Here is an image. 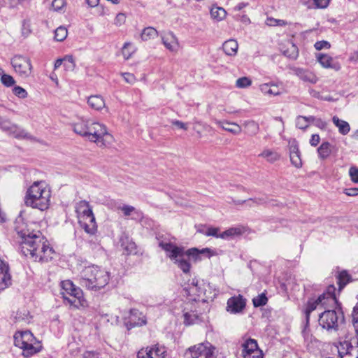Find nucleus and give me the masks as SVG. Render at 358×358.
Here are the masks:
<instances>
[{
  "label": "nucleus",
  "mask_w": 358,
  "mask_h": 358,
  "mask_svg": "<svg viewBox=\"0 0 358 358\" xmlns=\"http://www.w3.org/2000/svg\"><path fill=\"white\" fill-rule=\"evenodd\" d=\"M157 239L159 246L166 252V256L177 264L185 273L189 272L191 268L190 260L192 259L196 262L201 260V255L210 257L215 255V252L208 248L202 250L193 248L185 251L182 247H178L173 244L170 239L163 238V236H159Z\"/></svg>",
  "instance_id": "obj_1"
},
{
  "label": "nucleus",
  "mask_w": 358,
  "mask_h": 358,
  "mask_svg": "<svg viewBox=\"0 0 358 358\" xmlns=\"http://www.w3.org/2000/svg\"><path fill=\"white\" fill-rule=\"evenodd\" d=\"M22 241L20 242L22 254L36 262H48L52 259L54 251L46 244L39 231H30L22 229L18 231Z\"/></svg>",
  "instance_id": "obj_2"
},
{
  "label": "nucleus",
  "mask_w": 358,
  "mask_h": 358,
  "mask_svg": "<svg viewBox=\"0 0 358 358\" xmlns=\"http://www.w3.org/2000/svg\"><path fill=\"white\" fill-rule=\"evenodd\" d=\"M51 189L43 180L35 181L25 193L24 203L27 207L41 211L47 210L50 205Z\"/></svg>",
  "instance_id": "obj_3"
},
{
  "label": "nucleus",
  "mask_w": 358,
  "mask_h": 358,
  "mask_svg": "<svg viewBox=\"0 0 358 358\" xmlns=\"http://www.w3.org/2000/svg\"><path fill=\"white\" fill-rule=\"evenodd\" d=\"M80 283L90 290L97 291L108 284L109 273L106 270L91 265L85 267L80 272Z\"/></svg>",
  "instance_id": "obj_4"
},
{
  "label": "nucleus",
  "mask_w": 358,
  "mask_h": 358,
  "mask_svg": "<svg viewBox=\"0 0 358 358\" xmlns=\"http://www.w3.org/2000/svg\"><path fill=\"white\" fill-rule=\"evenodd\" d=\"M318 327L327 332H336L345 323L343 307L327 309L318 315Z\"/></svg>",
  "instance_id": "obj_5"
},
{
  "label": "nucleus",
  "mask_w": 358,
  "mask_h": 358,
  "mask_svg": "<svg viewBox=\"0 0 358 358\" xmlns=\"http://www.w3.org/2000/svg\"><path fill=\"white\" fill-rule=\"evenodd\" d=\"M76 212L78 223L85 231L89 234H94L97 230L95 217L89 203L80 201L76 203Z\"/></svg>",
  "instance_id": "obj_6"
},
{
  "label": "nucleus",
  "mask_w": 358,
  "mask_h": 358,
  "mask_svg": "<svg viewBox=\"0 0 358 358\" xmlns=\"http://www.w3.org/2000/svg\"><path fill=\"white\" fill-rule=\"evenodd\" d=\"M61 294L64 301L71 306L76 308L87 306L82 289L76 287L69 280L61 282Z\"/></svg>",
  "instance_id": "obj_7"
},
{
  "label": "nucleus",
  "mask_w": 358,
  "mask_h": 358,
  "mask_svg": "<svg viewBox=\"0 0 358 358\" xmlns=\"http://www.w3.org/2000/svg\"><path fill=\"white\" fill-rule=\"evenodd\" d=\"M15 345L23 350V355L29 357L39 352L41 345L29 331H19L14 336Z\"/></svg>",
  "instance_id": "obj_8"
},
{
  "label": "nucleus",
  "mask_w": 358,
  "mask_h": 358,
  "mask_svg": "<svg viewBox=\"0 0 358 358\" xmlns=\"http://www.w3.org/2000/svg\"><path fill=\"white\" fill-rule=\"evenodd\" d=\"M86 138L99 147H106L113 141V137L108 132L106 127L94 120H92Z\"/></svg>",
  "instance_id": "obj_9"
},
{
  "label": "nucleus",
  "mask_w": 358,
  "mask_h": 358,
  "mask_svg": "<svg viewBox=\"0 0 358 358\" xmlns=\"http://www.w3.org/2000/svg\"><path fill=\"white\" fill-rule=\"evenodd\" d=\"M343 307L342 303L336 296V287L334 285H329L325 291L315 299V310L336 309Z\"/></svg>",
  "instance_id": "obj_10"
},
{
  "label": "nucleus",
  "mask_w": 358,
  "mask_h": 358,
  "mask_svg": "<svg viewBox=\"0 0 358 358\" xmlns=\"http://www.w3.org/2000/svg\"><path fill=\"white\" fill-rule=\"evenodd\" d=\"M215 348L210 343H201L190 347L185 355L190 358H215Z\"/></svg>",
  "instance_id": "obj_11"
},
{
  "label": "nucleus",
  "mask_w": 358,
  "mask_h": 358,
  "mask_svg": "<svg viewBox=\"0 0 358 358\" xmlns=\"http://www.w3.org/2000/svg\"><path fill=\"white\" fill-rule=\"evenodd\" d=\"M10 64L15 73L21 78H28L32 71L31 59L25 56L15 55L10 61Z\"/></svg>",
  "instance_id": "obj_12"
},
{
  "label": "nucleus",
  "mask_w": 358,
  "mask_h": 358,
  "mask_svg": "<svg viewBox=\"0 0 358 358\" xmlns=\"http://www.w3.org/2000/svg\"><path fill=\"white\" fill-rule=\"evenodd\" d=\"M183 290L190 300L207 301L204 284L199 282L196 279H192L191 282L184 287Z\"/></svg>",
  "instance_id": "obj_13"
},
{
  "label": "nucleus",
  "mask_w": 358,
  "mask_h": 358,
  "mask_svg": "<svg viewBox=\"0 0 358 358\" xmlns=\"http://www.w3.org/2000/svg\"><path fill=\"white\" fill-rule=\"evenodd\" d=\"M166 350L158 344L141 349L137 354L138 358H166Z\"/></svg>",
  "instance_id": "obj_14"
},
{
  "label": "nucleus",
  "mask_w": 358,
  "mask_h": 358,
  "mask_svg": "<svg viewBox=\"0 0 358 358\" xmlns=\"http://www.w3.org/2000/svg\"><path fill=\"white\" fill-rule=\"evenodd\" d=\"M243 347V358H262V352L258 348L257 342L255 339H248Z\"/></svg>",
  "instance_id": "obj_15"
},
{
  "label": "nucleus",
  "mask_w": 358,
  "mask_h": 358,
  "mask_svg": "<svg viewBox=\"0 0 358 358\" xmlns=\"http://www.w3.org/2000/svg\"><path fill=\"white\" fill-rule=\"evenodd\" d=\"M227 310L231 313H241L245 307L246 301L242 295L234 296L227 300Z\"/></svg>",
  "instance_id": "obj_16"
},
{
  "label": "nucleus",
  "mask_w": 358,
  "mask_h": 358,
  "mask_svg": "<svg viewBox=\"0 0 358 358\" xmlns=\"http://www.w3.org/2000/svg\"><path fill=\"white\" fill-rule=\"evenodd\" d=\"M0 128L16 138H26L27 134L10 120L0 118Z\"/></svg>",
  "instance_id": "obj_17"
},
{
  "label": "nucleus",
  "mask_w": 358,
  "mask_h": 358,
  "mask_svg": "<svg viewBox=\"0 0 358 358\" xmlns=\"http://www.w3.org/2000/svg\"><path fill=\"white\" fill-rule=\"evenodd\" d=\"M315 342L317 343V348L322 358H337L336 352L338 351L336 344L322 343L315 340Z\"/></svg>",
  "instance_id": "obj_18"
},
{
  "label": "nucleus",
  "mask_w": 358,
  "mask_h": 358,
  "mask_svg": "<svg viewBox=\"0 0 358 358\" xmlns=\"http://www.w3.org/2000/svg\"><path fill=\"white\" fill-rule=\"evenodd\" d=\"M288 147L291 163L296 168L301 167L302 160L297 142L295 140L289 141Z\"/></svg>",
  "instance_id": "obj_19"
},
{
  "label": "nucleus",
  "mask_w": 358,
  "mask_h": 358,
  "mask_svg": "<svg viewBox=\"0 0 358 358\" xmlns=\"http://www.w3.org/2000/svg\"><path fill=\"white\" fill-rule=\"evenodd\" d=\"M9 267L6 262L0 257V291L7 288L11 284Z\"/></svg>",
  "instance_id": "obj_20"
},
{
  "label": "nucleus",
  "mask_w": 358,
  "mask_h": 358,
  "mask_svg": "<svg viewBox=\"0 0 358 358\" xmlns=\"http://www.w3.org/2000/svg\"><path fill=\"white\" fill-rule=\"evenodd\" d=\"M92 122V120L80 118L72 124V127L75 133L86 138Z\"/></svg>",
  "instance_id": "obj_21"
},
{
  "label": "nucleus",
  "mask_w": 358,
  "mask_h": 358,
  "mask_svg": "<svg viewBox=\"0 0 358 358\" xmlns=\"http://www.w3.org/2000/svg\"><path fill=\"white\" fill-rule=\"evenodd\" d=\"M145 316L137 309H131L129 322L127 323L128 329L136 326H143L146 324Z\"/></svg>",
  "instance_id": "obj_22"
},
{
  "label": "nucleus",
  "mask_w": 358,
  "mask_h": 358,
  "mask_svg": "<svg viewBox=\"0 0 358 358\" xmlns=\"http://www.w3.org/2000/svg\"><path fill=\"white\" fill-rule=\"evenodd\" d=\"M280 50L285 56L292 59H296L299 55V49L291 40H287L282 43Z\"/></svg>",
  "instance_id": "obj_23"
},
{
  "label": "nucleus",
  "mask_w": 358,
  "mask_h": 358,
  "mask_svg": "<svg viewBox=\"0 0 358 358\" xmlns=\"http://www.w3.org/2000/svg\"><path fill=\"white\" fill-rule=\"evenodd\" d=\"M336 345L338 351L336 352L337 358H349L352 357L351 350L353 349V347L350 341L344 340L343 341H339L338 345Z\"/></svg>",
  "instance_id": "obj_24"
},
{
  "label": "nucleus",
  "mask_w": 358,
  "mask_h": 358,
  "mask_svg": "<svg viewBox=\"0 0 358 358\" xmlns=\"http://www.w3.org/2000/svg\"><path fill=\"white\" fill-rule=\"evenodd\" d=\"M120 243L121 247L127 255L136 253V245L127 234L123 233L122 234L120 238Z\"/></svg>",
  "instance_id": "obj_25"
},
{
  "label": "nucleus",
  "mask_w": 358,
  "mask_h": 358,
  "mask_svg": "<svg viewBox=\"0 0 358 358\" xmlns=\"http://www.w3.org/2000/svg\"><path fill=\"white\" fill-rule=\"evenodd\" d=\"M117 209L120 210L126 217L131 215V219L133 220H141L143 218V213L139 210H136L134 206L123 205L118 206Z\"/></svg>",
  "instance_id": "obj_26"
},
{
  "label": "nucleus",
  "mask_w": 358,
  "mask_h": 358,
  "mask_svg": "<svg viewBox=\"0 0 358 358\" xmlns=\"http://www.w3.org/2000/svg\"><path fill=\"white\" fill-rule=\"evenodd\" d=\"M162 41L165 47L172 52H176L179 48V43L176 36L169 32L162 37Z\"/></svg>",
  "instance_id": "obj_27"
},
{
  "label": "nucleus",
  "mask_w": 358,
  "mask_h": 358,
  "mask_svg": "<svg viewBox=\"0 0 358 358\" xmlns=\"http://www.w3.org/2000/svg\"><path fill=\"white\" fill-rule=\"evenodd\" d=\"M215 123L220 127L222 129L235 135L239 134L242 131L241 127L234 122L215 120Z\"/></svg>",
  "instance_id": "obj_28"
},
{
  "label": "nucleus",
  "mask_w": 358,
  "mask_h": 358,
  "mask_svg": "<svg viewBox=\"0 0 358 358\" xmlns=\"http://www.w3.org/2000/svg\"><path fill=\"white\" fill-rule=\"evenodd\" d=\"M259 157L264 159L269 163H274L280 159V154L276 150L269 148H265L259 155Z\"/></svg>",
  "instance_id": "obj_29"
},
{
  "label": "nucleus",
  "mask_w": 358,
  "mask_h": 358,
  "mask_svg": "<svg viewBox=\"0 0 358 358\" xmlns=\"http://www.w3.org/2000/svg\"><path fill=\"white\" fill-rule=\"evenodd\" d=\"M222 49L226 55L235 56L238 49V42L234 39L227 40L223 43Z\"/></svg>",
  "instance_id": "obj_30"
},
{
  "label": "nucleus",
  "mask_w": 358,
  "mask_h": 358,
  "mask_svg": "<svg viewBox=\"0 0 358 358\" xmlns=\"http://www.w3.org/2000/svg\"><path fill=\"white\" fill-rule=\"evenodd\" d=\"M332 148L333 145L328 141L322 142L317 149L319 158L322 160L327 159L332 152Z\"/></svg>",
  "instance_id": "obj_31"
},
{
  "label": "nucleus",
  "mask_w": 358,
  "mask_h": 358,
  "mask_svg": "<svg viewBox=\"0 0 358 358\" xmlns=\"http://www.w3.org/2000/svg\"><path fill=\"white\" fill-rule=\"evenodd\" d=\"M87 103L92 109L99 110L105 107V101L101 96L94 95L88 98Z\"/></svg>",
  "instance_id": "obj_32"
},
{
  "label": "nucleus",
  "mask_w": 358,
  "mask_h": 358,
  "mask_svg": "<svg viewBox=\"0 0 358 358\" xmlns=\"http://www.w3.org/2000/svg\"><path fill=\"white\" fill-rule=\"evenodd\" d=\"M243 232L244 228L242 227H231L221 233L220 238L222 239L231 238L242 235Z\"/></svg>",
  "instance_id": "obj_33"
},
{
  "label": "nucleus",
  "mask_w": 358,
  "mask_h": 358,
  "mask_svg": "<svg viewBox=\"0 0 358 358\" xmlns=\"http://www.w3.org/2000/svg\"><path fill=\"white\" fill-rule=\"evenodd\" d=\"M333 123L338 127L339 132L343 135H346L350 130V124L343 120L339 119L337 116L332 118Z\"/></svg>",
  "instance_id": "obj_34"
},
{
  "label": "nucleus",
  "mask_w": 358,
  "mask_h": 358,
  "mask_svg": "<svg viewBox=\"0 0 358 358\" xmlns=\"http://www.w3.org/2000/svg\"><path fill=\"white\" fill-rule=\"evenodd\" d=\"M243 127L245 134L250 136H255L259 131V124L253 120L245 121Z\"/></svg>",
  "instance_id": "obj_35"
},
{
  "label": "nucleus",
  "mask_w": 358,
  "mask_h": 358,
  "mask_svg": "<svg viewBox=\"0 0 358 358\" xmlns=\"http://www.w3.org/2000/svg\"><path fill=\"white\" fill-rule=\"evenodd\" d=\"M337 280L339 287V292H341L344 287L350 281V275L345 271H343L338 273L337 275Z\"/></svg>",
  "instance_id": "obj_36"
},
{
  "label": "nucleus",
  "mask_w": 358,
  "mask_h": 358,
  "mask_svg": "<svg viewBox=\"0 0 358 358\" xmlns=\"http://www.w3.org/2000/svg\"><path fill=\"white\" fill-rule=\"evenodd\" d=\"M313 122V119L310 117L298 116L296 120V126L300 129H306Z\"/></svg>",
  "instance_id": "obj_37"
},
{
  "label": "nucleus",
  "mask_w": 358,
  "mask_h": 358,
  "mask_svg": "<svg viewBox=\"0 0 358 358\" xmlns=\"http://www.w3.org/2000/svg\"><path fill=\"white\" fill-rule=\"evenodd\" d=\"M158 36L157 31L153 27H149L145 28L141 35L143 41H148L156 38Z\"/></svg>",
  "instance_id": "obj_38"
},
{
  "label": "nucleus",
  "mask_w": 358,
  "mask_h": 358,
  "mask_svg": "<svg viewBox=\"0 0 358 358\" xmlns=\"http://www.w3.org/2000/svg\"><path fill=\"white\" fill-rule=\"evenodd\" d=\"M226 10L221 7H213L210 9L211 17L217 21L223 20L226 17Z\"/></svg>",
  "instance_id": "obj_39"
},
{
  "label": "nucleus",
  "mask_w": 358,
  "mask_h": 358,
  "mask_svg": "<svg viewBox=\"0 0 358 358\" xmlns=\"http://www.w3.org/2000/svg\"><path fill=\"white\" fill-rule=\"evenodd\" d=\"M317 62L321 64L322 67L330 68L331 67V63L333 59L331 56L325 54H318L316 55Z\"/></svg>",
  "instance_id": "obj_40"
},
{
  "label": "nucleus",
  "mask_w": 358,
  "mask_h": 358,
  "mask_svg": "<svg viewBox=\"0 0 358 358\" xmlns=\"http://www.w3.org/2000/svg\"><path fill=\"white\" fill-rule=\"evenodd\" d=\"M313 310V302L311 301V299H310L308 301L307 307L306 308L305 311H304L305 315H306V324L305 328L302 331V334H303L305 339H306L307 325L309 323L310 315Z\"/></svg>",
  "instance_id": "obj_41"
},
{
  "label": "nucleus",
  "mask_w": 358,
  "mask_h": 358,
  "mask_svg": "<svg viewBox=\"0 0 358 358\" xmlns=\"http://www.w3.org/2000/svg\"><path fill=\"white\" fill-rule=\"evenodd\" d=\"M68 35V31L66 27L60 26L55 31V38L57 41H63Z\"/></svg>",
  "instance_id": "obj_42"
},
{
  "label": "nucleus",
  "mask_w": 358,
  "mask_h": 358,
  "mask_svg": "<svg viewBox=\"0 0 358 358\" xmlns=\"http://www.w3.org/2000/svg\"><path fill=\"white\" fill-rule=\"evenodd\" d=\"M295 73L303 80L312 82L313 74L310 71H307L302 69H294Z\"/></svg>",
  "instance_id": "obj_43"
},
{
  "label": "nucleus",
  "mask_w": 358,
  "mask_h": 358,
  "mask_svg": "<svg viewBox=\"0 0 358 358\" xmlns=\"http://www.w3.org/2000/svg\"><path fill=\"white\" fill-rule=\"evenodd\" d=\"M63 65L64 69L67 71H72L74 70L76 64L73 56L66 55L64 57Z\"/></svg>",
  "instance_id": "obj_44"
},
{
  "label": "nucleus",
  "mask_w": 358,
  "mask_h": 358,
  "mask_svg": "<svg viewBox=\"0 0 358 358\" xmlns=\"http://www.w3.org/2000/svg\"><path fill=\"white\" fill-rule=\"evenodd\" d=\"M29 315V312L26 310H18L14 317L15 321L16 322H20L22 321L28 322Z\"/></svg>",
  "instance_id": "obj_45"
},
{
  "label": "nucleus",
  "mask_w": 358,
  "mask_h": 358,
  "mask_svg": "<svg viewBox=\"0 0 358 358\" xmlns=\"http://www.w3.org/2000/svg\"><path fill=\"white\" fill-rule=\"evenodd\" d=\"M268 299L265 294H261L252 299L253 305L255 307H259L266 304Z\"/></svg>",
  "instance_id": "obj_46"
},
{
  "label": "nucleus",
  "mask_w": 358,
  "mask_h": 358,
  "mask_svg": "<svg viewBox=\"0 0 358 358\" xmlns=\"http://www.w3.org/2000/svg\"><path fill=\"white\" fill-rule=\"evenodd\" d=\"M1 82L4 86H6L7 87H11V86L14 85L15 83V80L13 78V76H11L10 75H8V74H5V73H2L1 76Z\"/></svg>",
  "instance_id": "obj_47"
},
{
  "label": "nucleus",
  "mask_w": 358,
  "mask_h": 358,
  "mask_svg": "<svg viewBox=\"0 0 358 358\" xmlns=\"http://www.w3.org/2000/svg\"><path fill=\"white\" fill-rule=\"evenodd\" d=\"M352 322L355 329L357 334L358 335V301L352 312Z\"/></svg>",
  "instance_id": "obj_48"
},
{
  "label": "nucleus",
  "mask_w": 358,
  "mask_h": 358,
  "mask_svg": "<svg viewBox=\"0 0 358 358\" xmlns=\"http://www.w3.org/2000/svg\"><path fill=\"white\" fill-rule=\"evenodd\" d=\"M21 31L22 36L24 37H27L31 34V23L29 20H23Z\"/></svg>",
  "instance_id": "obj_49"
},
{
  "label": "nucleus",
  "mask_w": 358,
  "mask_h": 358,
  "mask_svg": "<svg viewBox=\"0 0 358 358\" xmlns=\"http://www.w3.org/2000/svg\"><path fill=\"white\" fill-rule=\"evenodd\" d=\"M252 84V81L248 77H242L236 80V85L238 88H245L250 86Z\"/></svg>",
  "instance_id": "obj_50"
},
{
  "label": "nucleus",
  "mask_w": 358,
  "mask_h": 358,
  "mask_svg": "<svg viewBox=\"0 0 358 358\" xmlns=\"http://www.w3.org/2000/svg\"><path fill=\"white\" fill-rule=\"evenodd\" d=\"M13 92L15 96L21 99H24L27 96V91L20 86H15L13 89Z\"/></svg>",
  "instance_id": "obj_51"
},
{
  "label": "nucleus",
  "mask_w": 358,
  "mask_h": 358,
  "mask_svg": "<svg viewBox=\"0 0 358 358\" xmlns=\"http://www.w3.org/2000/svg\"><path fill=\"white\" fill-rule=\"evenodd\" d=\"M349 175L351 180L355 183H358V168L352 166L349 169Z\"/></svg>",
  "instance_id": "obj_52"
},
{
  "label": "nucleus",
  "mask_w": 358,
  "mask_h": 358,
  "mask_svg": "<svg viewBox=\"0 0 358 358\" xmlns=\"http://www.w3.org/2000/svg\"><path fill=\"white\" fill-rule=\"evenodd\" d=\"M331 48V44L329 42L327 41H320L315 43V49L317 50H321L322 49H329Z\"/></svg>",
  "instance_id": "obj_53"
},
{
  "label": "nucleus",
  "mask_w": 358,
  "mask_h": 358,
  "mask_svg": "<svg viewBox=\"0 0 358 358\" xmlns=\"http://www.w3.org/2000/svg\"><path fill=\"white\" fill-rule=\"evenodd\" d=\"M331 0H315V8L324 9L327 8Z\"/></svg>",
  "instance_id": "obj_54"
},
{
  "label": "nucleus",
  "mask_w": 358,
  "mask_h": 358,
  "mask_svg": "<svg viewBox=\"0 0 358 358\" xmlns=\"http://www.w3.org/2000/svg\"><path fill=\"white\" fill-rule=\"evenodd\" d=\"M220 229L217 227H209L206 231L205 232V235L207 236H213L216 238H220V234L218 232Z\"/></svg>",
  "instance_id": "obj_55"
},
{
  "label": "nucleus",
  "mask_w": 358,
  "mask_h": 358,
  "mask_svg": "<svg viewBox=\"0 0 358 358\" xmlns=\"http://www.w3.org/2000/svg\"><path fill=\"white\" fill-rule=\"evenodd\" d=\"M65 5V0H53L52 2V8L54 10L58 11L61 10Z\"/></svg>",
  "instance_id": "obj_56"
},
{
  "label": "nucleus",
  "mask_w": 358,
  "mask_h": 358,
  "mask_svg": "<svg viewBox=\"0 0 358 358\" xmlns=\"http://www.w3.org/2000/svg\"><path fill=\"white\" fill-rule=\"evenodd\" d=\"M184 318H185L184 322L186 324L189 325L194 322V320L196 319V317L195 316V315H192L191 313H186L184 314Z\"/></svg>",
  "instance_id": "obj_57"
},
{
  "label": "nucleus",
  "mask_w": 358,
  "mask_h": 358,
  "mask_svg": "<svg viewBox=\"0 0 358 358\" xmlns=\"http://www.w3.org/2000/svg\"><path fill=\"white\" fill-rule=\"evenodd\" d=\"M126 16L124 13H120L116 15L115 19V24L117 26H120L125 22Z\"/></svg>",
  "instance_id": "obj_58"
},
{
  "label": "nucleus",
  "mask_w": 358,
  "mask_h": 358,
  "mask_svg": "<svg viewBox=\"0 0 358 358\" xmlns=\"http://www.w3.org/2000/svg\"><path fill=\"white\" fill-rule=\"evenodd\" d=\"M122 76H123L124 80L129 84H133L136 81V78H135L134 75L132 73H122Z\"/></svg>",
  "instance_id": "obj_59"
},
{
  "label": "nucleus",
  "mask_w": 358,
  "mask_h": 358,
  "mask_svg": "<svg viewBox=\"0 0 358 358\" xmlns=\"http://www.w3.org/2000/svg\"><path fill=\"white\" fill-rule=\"evenodd\" d=\"M234 19L236 20H240L241 22H243L245 24H249L250 23V18L246 15H236L234 16Z\"/></svg>",
  "instance_id": "obj_60"
},
{
  "label": "nucleus",
  "mask_w": 358,
  "mask_h": 358,
  "mask_svg": "<svg viewBox=\"0 0 358 358\" xmlns=\"http://www.w3.org/2000/svg\"><path fill=\"white\" fill-rule=\"evenodd\" d=\"M260 90L265 94L271 95V84L264 83L260 85Z\"/></svg>",
  "instance_id": "obj_61"
},
{
  "label": "nucleus",
  "mask_w": 358,
  "mask_h": 358,
  "mask_svg": "<svg viewBox=\"0 0 358 358\" xmlns=\"http://www.w3.org/2000/svg\"><path fill=\"white\" fill-rule=\"evenodd\" d=\"M172 124L173 125H175L177 127L181 129H183V130H187V123H184L181 121H179V120H173L171 122Z\"/></svg>",
  "instance_id": "obj_62"
},
{
  "label": "nucleus",
  "mask_w": 358,
  "mask_h": 358,
  "mask_svg": "<svg viewBox=\"0 0 358 358\" xmlns=\"http://www.w3.org/2000/svg\"><path fill=\"white\" fill-rule=\"evenodd\" d=\"M271 95H278L281 93V88H280L277 85L271 84Z\"/></svg>",
  "instance_id": "obj_63"
},
{
  "label": "nucleus",
  "mask_w": 358,
  "mask_h": 358,
  "mask_svg": "<svg viewBox=\"0 0 358 358\" xmlns=\"http://www.w3.org/2000/svg\"><path fill=\"white\" fill-rule=\"evenodd\" d=\"M344 193L348 196H357L358 195V188L345 189Z\"/></svg>",
  "instance_id": "obj_64"
}]
</instances>
